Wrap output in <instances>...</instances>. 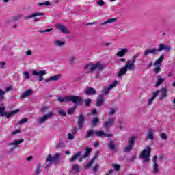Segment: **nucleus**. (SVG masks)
Returning a JSON list of instances; mask_svg holds the SVG:
<instances>
[{"instance_id":"obj_1","label":"nucleus","mask_w":175,"mask_h":175,"mask_svg":"<svg viewBox=\"0 0 175 175\" xmlns=\"http://www.w3.org/2000/svg\"><path fill=\"white\" fill-rule=\"evenodd\" d=\"M57 100L60 103L72 102L75 105H80L83 102V98L79 96H66L57 97Z\"/></svg>"},{"instance_id":"obj_2","label":"nucleus","mask_w":175,"mask_h":175,"mask_svg":"<svg viewBox=\"0 0 175 175\" xmlns=\"http://www.w3.org/2000/svg\"><path fill=\"white\" fill-rule=\"evenodd\" d=\"M85 69L88 70V73L94 72V70H102L105 68V64L99 62L96 64L89 63L85 66Z\"/></svg>"},{"instance_id":"obj_3","label":"nucleus","mask_w":175,"mask_h":175,"mask_svg":"<svg viewBox=\"0 0 175 175\" xmlns=\"http://www.w3.org/2000/svg\"><path fill=\"white\" fill-rule=\"evenodd\" d=\"M151 148L150 146H147L146 149H144L141 154L140 158L142 159V162L144 163H148L150 162V157H151Z\"/></svg>"},{"instance_id":"obj_4","label":"nucleus","mask_w":175,"mask_h":175,"mask_svg":"<svg viewBox=\"0 0 175 175\" xmlns=\"http://www.w3.org/2000/svg\"><path fill=\"white\" fill-rule=\"evenodd\" d=\"M54 116H55V114L53 111H51L47 113H45L44 116L40 117L38 119V125H42V124H44L48 120H51V118H53Z\"/></svg>"},{"instance_id":"obj_5","label":"nucleus","mask_w":175,"mask_h":175,"mask_svg":"<svg viewBox=\"0 0 175 175\" xmlns=\"http://www.w3.org/2000/svg\"><path fill=\"white\" fill-rule=\"evenodd\" d=\"M136 58H137V56L134 55L131 59H129L126 62L124 68H126L127 70L133 72V70L136 69V66L135 65V62H136Z\"/></svg>"},{"instance_id":"obj_6","label":"nucleus","mask_w":175,"mask_h":175,"mask_svg":"<svg viewBox=\"0 0 175 175\" xmlns=\"http://www.w3.org/2000/svg\"><path fill=\"white\" fill-rule=\"evenodd\" d=\"M20 112V109H15L11 112H6L5 111V107H0V116L1 117H7V118H9V117H12V116H14V114H17V113H19Z\"/></svg>"},{"instance_id":"obj_7","label":"nucleus","mask_w":175,"mask_h":175,"mask_svg":"<svg viewBox=\"0 0 175 175\" xmlns=\"http://www.w3.org/2000/svg\"><path fill=\"white\" fill-rule=\"evenodd\" d=\"M32 76H38V81H43V77L44 75H47V72H46V70H42L40 71H36L35 70H33L31 71Z\"/></svg>"},{"instance_id":"obj_8","label":"nucleus","mask_w":175,"mask_h":175,"mask_svg":"<svg viewBox=\"0 0 175 175\" xmlns=\"http://www.w3.org/2000/svg\"><path fill=\"white\" fill-rule=\"evenodd\" d=\"M135 140H136V137L132 136L128 140V145L124 148V152H128L132 150L133 144H135Z\"/></svg>"},{"instance_id":"obj_9","label":"nucleus","mask_w":175,"mask_h":175,"mask_svg":"<svg viewBox=\"0 0 175 175\" xmlns=\"http://www.w3.org/2000/svg\"><path fill=\"white\" fill-rule=\"evenodd\" d=\"M56 29H58V31H60L62 33H64L65 35H68L70 33L69 30H68V28L65 27V25L57 23L56 25Z\"/></svg>"},{"instance_id":"obj_10","label":"nucleus","mask_w":175,"mask_h":175,"mask_svg":"<svg viewBox=\"0 0 175 175\" xmlns=\"http://www.w3.org/2000/svg\"><path fill=\"white\" fill-rule=\"evenodd\" d=\"M157 50V54L159 53L160 51H162L163 50H165L167 53L172 50V48L170 46L165 45V44H160L159 45V49H156Z\"/></svg>"},{"instance_id":"obj_11","label":"nucleus","mask_w":175,"mask_h":175,"mask_svg":"<svg viewBox=\"0 0 175 175\" xmlns=\"http://www.w3.org/2000/svg\"><path fill=\"white\" fill-rule=\"evenodd\" d=\"M129 50L126 48H120L116 53L117 57H124Z\"/></svg>"},{"instance_id":"obj_12","label":"nucleus","mask_w":175,"mask_h":175,"mask_svg":"<svg viewBox=\"0 0 175 175\" xmlns=\"http://www.w3.org/2000/svg\"><path fill=\"white\" fill-rule=\"evenodd\" d=\"M158 95H159V90H157L152 93V96H151V98H148V106L152 105V102H154V100L155 99V98H157V96H158Z\"/></svg>"},{"instance_id":"obj_13","label":"nucleus","mask_w":175,"mask_h":175,"mask_svg":"<svg viewBox=\"0 0 175 175\" xmlns=\"http://www.w3.org/2000/svg\"><path fill=\"white\" fill-rule=\"evenodd\" d=\"M150 54H153L155 55V54H157V49H148L144 51V55H145V57H148V55H150Z\"/></svg>"},{"instance_id":"obj_14","label":"nucleus","mask_w":175,"mask_h":175,"mask_svg":"<svg viewBox=\"0 0 175 175\" xmlns=\"http://www.w3.org/2000/svg\"><path fill=\"white\" fill-rule=\"evenodd\" d=\"M94 135L98 137L105 136V137H113V134H106L103 131H95Z\"/></svg>"},{"instance_id":"obj_15","label":"nucleus","mask_w":175,"mask_h":175,"mask_svg":"<svg viewBox=\"0 0 175 175\" xmlns=\"http://www.w3.org/2000/svg\"><path fill=\"white\" fill-rule=\"evenodd\" d=\"M33 94V90L31 89L27 90L25 91L23 93H22L21 98L22 99H25V98H28V96H31Z\"/></svg>"},{"instance_id":"obj_16","label":"nucleus","mask_w":175,"mask_h":175,"mask_svg":"<svg viewBox=\"0 0 175 175\" xmlns=\"http://www.w3.org/2000/svg\"><path fill=\"white\" fill-rule=\"evenodd\" d=\"M157 81L155 83V87H159L162 83L165 81V78H162L161 75H159L156 77Z\"/></svg>"},{"instance_id":"obj_17","label":"nucleus","mask_w":175,"mask_h":175,"mask_svg":"<svg viewBox=\"0 0 175 175\" xmlns=\"http://www.w3.org/2000/svg\"><path fill=\"white\" fill-rule=\"evenodd\" d=\"M38 16H44V14L42 12H34L30 15L25 16V20H29V18H35V17H38Z\"/></svg>"},{"instance_id":"obj_18","label":"nucleus","mask_w":175,"mask_h":175,"mask_svg":"<svg viewBox=\"0 0 175 175\" xmlns=\"http://www.w3.org/2000/svg\"><path fill=\"white\" fill-rule=\"evenodd\" d=\"M80 170V167L77 164H74L71 168L70 173L71 174H77Z\"/></svg>"},{"instance_id":"obj_19","label":"nucleus","mask_w":175,"mask_h":175,"mask_svg":"<svg viewBox=\"0 0 175 175\" xmlns=\"http://www.w3.org/2000/svg\"><path fill=\"white\" fill-rule=\"evenodd\" d=\"M126 72H128V70L126 69V68L125 66L122 67L120 70V71L118 72L117 77H119L120 79H121L122 76L126 75Z\"/></svg>"},{"instance_id":"obj_20","label":"nucleus","mask_w":175,"mask_h":175,"mask_svg":"<svg viewBox=\"0 0 175 175\" xmlns=\"http://www.w3.org/2000/svg\"><path fill=\"white\" fill-rule=\"evenodd\" d=\"M165 59V55L162 54L159 59H157L153 64L154 66H161V64Z\"/></svg>"},{"instance_id":"obj_21","label":"nucleus","mask_w":175,"mask_h":175,"mask_svg":"<svg viewBox=\"0 0 175 175\" xmlns=\"http://www.w3.org/2000/svg\"><path fill=\"white\" fill-rule=\"evenodd\" d=\"M159 91L161 92L160 99H165L167 96V90L166 88H162Z\"/></svg>"},{"instance_id":"obj_22","label":"nucleus","mask_w":175,"mask_h":175,"mask_svg":"<svg viewBox=\"0 0 175 175\" xmlns=\"http://www.w3.org/2000/svg\"><path fill=\"white\" fill-rule=\"evenodd\" d=\"M117 21V18H111L104 22L101 23V25H107V24H111L113 23H116Z\"/></svg>"},{"instance_id":"obj_23","label":"nucleus","mask_w":175,"mask_h":175,"mask_svg":"<svg viewBox=\"0 0 175 175\" xmlns=\"http://www.w3.org/2000/svg\"><path fill=\"white\" fill-rule=\"evenodd\" d=\"M154 131L153 129H150L148 131V133H147V139H149V140H154Z\"/></svg>"},{"instance_id":"obj_24","label":"nucleus","mask_w":175,"mask_h":175,"mask_svg":"<svg viewBox=\"0 0 175 175\" xmlns=\"http://www.w3.org/2000/svg\"><path fill=\"white\" fill-rule=\"evenodd\" d=\"M53 44H55V46L56 47H64V46H65V44H66V42H65V41H62V40H55L53 42Z\"/></svg>"},{"instance_id":"obj_25","label":"nucleus","mask_w":175,"mask_h":175,"mask_svg":"<svg viewBox=\"0 0 175 175\" xmlns=\"http://www.w3.org/2000/svg\"><path fill=\"white\" fill-rule=\"evenodd\" d=\"M114 121H115L114 118L109 119L107 122H104L103 124L104 128H109V126H111V124H113Z\"/></svg>"},{"instance_id":"obj_26","label":"nucleus","mask_w":175,"mask_h":175,"mask_svg":"<svg viewBox=\"0 0 175 175\" xmlns=\"http://www.w3.org/2000/svg\"><path fill=\"white\" fill-rule=\"evenodd\" d=\"M85 93L86 95H95V94H96V90L92 88H88L86 89Z\"/></svg>"},{"instance_id":"obj_27","label":"nucleus","mask_w":175,"mask_h":175,"mask_svg":"<svg viewBox=\"0 0 175 175\" xmlns=\"http://www.w3.org/2000/svg\"><path fill=\"white\" fill-rule=\"evenodd\" d=\"M83 122H84V116L80 115L78 118V125H79V129H81V128H83Z\"/></svg>"},{"instance_id":"obj_28","label":"nucleus","mask_w":175,"mask_h":175,"mask_svg":"<svg viewBox=\"0 0 175 175\" xmlns=\"http://www.w3.org/2000/svg\"><path fill=\"white\" fill-rule=\"evenodd\" d=\"M21 143H24V139H21L19 140H15L8 144H9V146H18V144H21Z\"/></svg>"},{"instance_id":"obj_29","label":"nucleus","mask_w":175,"mask_h":175,"mask_svg":"<svg viewBox=\"0 0 175 175\" xmlns=\"http://www.w3.org/2000/svg\"><path fill=\"white\" fill-rule=\"evenodd\" d=\"M92 149L90 148H85V154L81 158H87V157H89L90 154H91V151Z\"/></svg>"},{"instance_id":"obj_30","label":"nucleus","mask_w":175,"mask_h":175,"mask_svg":"<svg viewBox=\"0 0 175 175\" xmlns=\"http://www.w3.org/2000/svg\"><path fill=\"white\" fill-rule=\"evenodd\" d=\"M103 100H104V97H103V94H102L101 96H98V98H97L96 105L100 106L102 103H103Z\"/></svg>"},{"instance_id":"obj_31","label":"nucleus","mask_w":175,"mask_h":175,"mask_svg":"<svg viewBox=\"0 0 175 175\" xmlns=\"http://www.w3.org/2000/svg\"><path fill=\"white\" fill-rule=\"evenodd\" d=\"M80 155H81V152L76 153L74 156L71 157V159H70V162H75V161H76Z\"/></svg>"},{"instance_id":"obj_32","label":"nucleus","mask_w":175,"mask_h":175,"mask_svg":"<svg viewBox=\"0 0 175 175\" xmlns=\"http://www.w3.org/2000/svg\"><path fill=\"white\" fill-rule=\"evenodd\" d=\"M159 172V168L158 167V163L153 164V170H152L153 174H158Z\"/></svg>"},{"instance_id":"obj_33","label":"nucleus","mask_w":175,"mask_h":175,"mask_svg":"<svg viewBox=\"0 0 175 175\" xmlns=\"http://www.w3.org/2000/svg\"><path fill=\"white\" fill-rule=\"evenodd\" d=\"M51 5V3L49 1H46L44 3H38V6H50Z\"/></svg>"},{"instance_id":"obj_34","label":"nucleus","mask_w":175,"mask_h":175,"mask_svg":"<svg viewBox=\"0 0 175 175\" xmlns=\"http://www.w3.org/2000/svg\"><path fill=\"white\" fill-rule=\"evenodd\" d=\"M94 134H95V131L89 130L87 131L86 137H91L94 136Z\"/></svg>"},{"instance_id":"obj_35","label":"nucleus","mask_w":175,"mask_h":175,"mask_svg":"<svg viewBox=\"0 0 175 175\" xmlns=\"http://www.w3.org/2000/svg\"><path fill=\"white\" fill-rule=\"evenodd\" d=\"M118 85V81H114L112 83H111L109 87L111 90H113V88H116Z\"/></svg>"},{"instance_id":"obj_36","label":"nucleus","mask_w":175,"mask_h":175,"mask_svg":"<svg viewBox=\"0 0 175 175\" xmlns=\"http://www.w3.org/2000/svg\"><path fill=\"white\" fill-rule=\"evenodd\" d=\"M108 148H109V150H115L116 149V145L114 144L113 141H111L109 142V146H108Z\"/></svg>"},{"instance_id":"obj_37","label":"nucleus","mask_w":175,"mask_h":175,"mask_svg":"<svg viewBox=\"0 0 175 175\" xmlns=\"http://www.w3.org/2000/svg\"><path fill=\"white\" fill-rule=\"evenodd\" d=\"M23 75L25 79H26V80H29V72H28V71H23Z\"/></svg>"},{"instance_id":"obj_38","label":"nucleus","mask_w":175,"mask_h":175,"mask_svg":"<svg viewBox=\"0 0 175 175\" xmlns=\"http://www.w3.org/2000/svg\"><path fill=\"white\" fill-rule=\"evenodd\" d=\"M110 90H111V89L109 88V86L105 87L103 95H107V94H109V92H110Z\"/></svg>"},{"instance_id":"obj_39","label":"nucleus","mask_w":175,"mask_h":175,"mask_svg":"<svg viewBox=\"0 0 175 175\" xmlns=\"http://www.w3.org/2000/svg\"><path fill=\"white\" fill-rule=\"evenodd\" d=\"M52 81H57V80H59L61 79V75H56L55 76L51 77Z\"/></svg>"},{"instance_id":"obj_40","label":"nucleus","mask_w":175,"mask_h":175,"mask_svg":"<svg viewBox=\"0 0 175 175\" xmlns=\"http://www.w3.org/2000/svg\"><path fill=\"white\" fill-rule=\"evenodd\" d=\"M75 60H76V57L71 56L68 60L70 65H73L75 64Z\"/></svg>"},{"instance_id":"obj_41","label":"nucleus","mask_w":175,"mask_h":175,"mask_svg":"<svg viewBox=\"0 0 175 175\" xmlns=\"http://www.w3.org/2000/svg\"><path fill=\"white\" fill-rule=\"evenodd\" d=\"M58 113L59 114H60V116H66V112L65 111V109L62 108L59 109Z\"/></svg>"},{"instance_id":"obj_42","label":"nucleus","mask_w":175,"mask_h":175,"mask_svg":"<svg viewBox=\"0 0 175 175\" xmlns=\"http://www.w3.org/2000/svg\"><path fill=\"white\" fill-rule=\"evenodd\" d=\"M95 157H93L91 160L90 162L86 165V168L88 169L89 167H91L92 166V163H94L95 161Z\"/></svg>"},{"instance_id":"obj_43","label":"nucleus","mask_w":175,"mask_h":175,"mask_svg":"<svg viewBox=\"0 0 175 175\" xmlns=\"http://www.w3.org/2000/svg\"><path fill=\"white\" fill-rule=\"evenodd\" d=\"M46 162H54V157L51 154H49L46 159Z\"/></svg>"},{"instance_id":"obj_44","label":"nucleus","mask_w":175,"mask_h":175,"mask_svg":"<svg viewBox=\"0 0 175 175\" xmlns=\"http://www.w3.org/2000/svg\"><path fill=\"white\" fill-rule=\"evenodd\" d=\"M98 122H99V119L98 118H94L92 121V125H97Z\"/></svg>"},{"instance_id":"obj_45","label":"nucleus","mask_w":175,"mask_h":175,"mask_svg":"<svg viewBox=\"0 0 175 175\" xmlns=\"http://www.w3.org/2000/svg\"><path fill=\"white\" fill-rule=\"evenodd\" d=\"M161 70V66H154V72L158 73Z\"/></svg>"},{"instance_id":"obj_46","label":"nucleus","mask_w":175,"mask_h":175,"mask_svg":"<svg viewBox=\"0 0 175 175\" xmlns=\"http://www.w3.org/2000/svg\"><path fill=\"white\" fill-rule=\"evenodd\" d=\"M160 137L161 139H162L163 140H167V135H166V133H162L160 135Z\"/></svg>"},{"instance_id":"obj_47","label":"nucleus","mask_w":175,"mask_h":175,"mask_svg":"<svg viewBox=\"0 0 175 175\" xmlns=\"http://www.w3.org/2000/svg\"><path fill=\"white\" fill-rule=\"evenodd\" d=\"M75 110H76L75 107H71L68 111V114H73L75 113Z\"/></svg>"},{"instance_id":"obj_48","label":"nucleus","mask_w":175,"mask_h":175,"mask_svg":"<svg viewBox=\"0 0 175 175\" xmlns=\"http://www.w3.org/2000/svg\"><path fill=\"white\" fill-rule=\"evenodd\" d=\"M58 158H59V154L56 153L53 157V162H57L58 161Z\"/></svg>"},{"instance_id":"obj_49","label":"nucleus","mask_w":175,"mask_h":175,"mask_svg":"<svg viewBox=\"0 0 175 175\" xmlns=\"http://www.w3.org/2000/svg\"><path fill=\"white\" fill-rule=\"evenodd\" d=\"M68 139L69 140H73V139H75V135H73V134L69 133L68 134Z\"/></svg>"},{"instance_id":"obj_50","label":"nucleus","mask_w":175,"mask_h":175,"mask_svg":"<svg viewBox=\"0 0 175 175\" xmlns=\"http://www.w3.org/2000/svg\"><path fill=\"white\" fill-rule=\"evenodd\" d=\"M27 121H28L27 118H23L19 121L18 124H25V122H27Z\"/></svg>"},{"instance_id":"obj_51","label":"nucleus","mask_w":175,"mask_h":175,"mask_svg":"<svg viewBox=\"0 0 175 175\" xmlns=\"http://www.w3.org/2000/svg\"><path fill=\"white\" fill-rule=\"evenodd\" d=\"M157 161H158V157L157 156H154L153 158H152L153 165H155V163H158L157 162Z\"/></svg>"},{"instance_id":"obj_52","label":"nucleus","mask_w":175,"mask_h":175,"mask_svg":"<svg viewBox=\"0 0 175 175\" xmlns=\"http://www.w3.org/2000/svg\"><path fill=\"white\" fill-rule=\"evenodd\" d=\"M97 5H98V6H103L105 1H103V0H99V1L97 2Z\"/></svg>"},{"instance_id":"obj_53","label":"nucleus","mask_w":175,"mask_h":175,"mask_svg":"<svg viewBox=\"0 0 175 175\" xmlns=\"http://www.w3.org/2000/svg\"><path fill=\"white\" fill-rule=\"evenodd\" d=\"M71 133L75 136L77 133V128L75 127L74 129L71 130Z\"/></svg>"},{"instance_id":"obj_54","label":"nucleus","mask_w":175,"mask_h":175,"mask_svg":"<svg viewBox=\"0 0 175 175\" xmlns=\"http://www.w3.org/2000/svg\"><path fill=\"white\" fill-rule=\"evenodd\" d=\"M112 167H114L115 170H120V165L113 164Z\"/></svg>"},{"instance_id":"obj_55","label":"nucleus","mask_w":175,"mask_h":175,"mask_svg":"<svg viewBox=\"0 0 175 175\" xmlns=\"http://www.w3.org/2000/svg\"><path fill=\"white\" fill-rule=\"evenodd\" d=\"M4 95H5V91L1 90L0 88V98H1V99H3Z\"/></svg>"},{"instance_id":"obj_56","label":"nucleus","mask_w":175,"mask_h":175,"mask_svg":"<svg viewBox=\"0 0 175 175\" xmlns=\"http://www.w3.org/2000/svg\"><path fill=\"white\" fill-rule=\"evenodd\" d=\"M5 65H6V63L4 62H0V68L1 69L5 68Z\"/></svg>"},{"instance_id":"obj_57","label":"nucleus","mask_w":175,"mask_h":175,"mask_svg":"<svg viewBox=\"0 0 175 175\" xmlns=\"http://www.w3.org/2000/svg\"><path fill=\"white\" fill-rule=\"evenodd\" d=\"M21 133V130H15L13 132H12V135H17V133Z\"/></svg>"},{"instance_id":"obj_58","label":"nucleus","mask_w":175,"mask_h":175,"mask_svg":"<svg viewBox=\"0 0 175 175\" xmlns=\"http://www.w3.org/2000/svg\"><path fill=\"white\" fill-rule=\"evenodd\" d=\"M25 54H26V55L31 56V55H32V51H31V50L26 51Z\"/></svg>"},{"instance_id":"obj_59","label":"nucleus","mask_w":175,"mask_h":175,"mask_svg":"<svg viewBox=\"0 0 175 175\" xmlns=\"http://www.w3.org/2000/svg\"><path fill=\"white\" fill-rule=\"evenodd\" d=\"M98 167H99L98 165H96L94 167H93V172L94 173H96L98 172Z\"/></svg>"},{"instance_id":"obj_60","label":"nucleus","mask_w":175,"mask_h":175,"mask_svg":"<svg viewBox=\"0 0 175 175\" xmlns=\"http://www.w3.org/2000/svg\"><path fill=\"white\" fill-rule=\"evenodd\" d=\"M51 31H53V28L49 29H46V30H44V31H40V32L41 33H44L45 32H51Z\"/></svg>"},{"instance_id":"obj_61","label":"nucleus","mask_w":175,"mask_h":175,"mask_svg":"<svg viewBox=\"0 0 175 175\" xmlns=\"http://www.w3.org/2000/svg\"><path fill=\"white\" fill-rule=\"evenodd\" d=\"M12 90H13L12 86L8 87L5 88V92H9V91H12Z\"/></svg>"},{"instance_id":"obj_62","label":"nucleus","mask_w":175,"mask_h":175,"mask_svg":"<svg viewBox=\"0 0 175 175\" xmlns=\"http://www.w3.org/2000/svg\"><path fill=\"white\" fill-rule=\"evenodd\" d=\"M90 103H91V100L90 98H88L86 100H85V105L86 106H90Z\"/></svg>"},{"instance_id":"obj_63","label":"nucleus","mask_w":175,"mask_h":175,"mask_svg":"<svg viewBox=\"0 0 175 175\" xmlns=\"http://www.w3.org/2000/svg\"><path fill=\"white\" fill-rule=\"evenodd\" d=\"M114 113H116V109H114V108H111L109 114H111V116H113Z\"/></svg>"},{"instance_id":"obj_64","label":"nucleus","mask_w":175,"mask_h":175,"mask_svg":"<svg viewBox=\"0 0 175 175\" xmlns=\"http://www.w3.org/2000/svg\"><path fill=\"white\" fill-rule=\"evenodd\" d=\"M48 109H49V107H44L42 109V113H46V111H47Z\"/></svg>"}]
</instances>
